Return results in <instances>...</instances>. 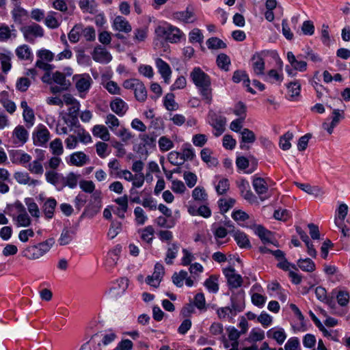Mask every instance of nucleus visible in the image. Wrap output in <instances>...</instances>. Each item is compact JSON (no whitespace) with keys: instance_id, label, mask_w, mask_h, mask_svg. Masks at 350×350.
<instances>
[{"instance_id":"f257e3e1","label":"nucleus","mask_w":350,"mask_h":350,"mask_svg":"<svg viewBox=\"0 0 350 350\" xmlns=\"http://www.w3.org/2000/svg\"><path fill=\"white\" fill-rule=\"evenodd\" d=\"M55 243L54 238H49L38 244L27 246L23 250L21 254L29 260L39 259L50 251Z\"/></svg>"},{"instance_id":"f03ea898","label":"nucleus","mask_w":350,"mask_h":350,"mask_svg":"<svg viewBox=\"0 0 350 350\" xmlns=\"http://www.w3.org/2000/svg\"><path fill=\"white\" fill-rule=\"evenodd\" d=\"M123 86L128 90L134 91L136 99L139 102H144L147 98V90L144 84L137 79H130L126 80Z\"/></svg>"},{"instance_id":"7ed1b4c3","label":"nucleus","mask_w":350,"mask_h":350,"mask_svg":"<svg viewBox=\"0 0 350 350\" xmlns=\"http://www.w3.org/2000/svg\"><path fill=\"white\" fill-rule=\"evenodd\" d=\"M208 123L213 126V134L216 137L220 136L226 129V118L213 110H209L208 114Z\"/></svg>"},{"instance_id":"20e7f679","label":"nucleus","mask_w":350,"mask_h":350,"mask_svg":"<svg viewBox=\"0 0 350 350\" xmlns=\"http://www.w3.org/2000/svg\"><path fill=\"white\" fill-rule=\"evenodd\" d=\"M75 88L81 98H84L89 91L93 80L88 74L75 75L73 76Z\"/></svg>"},{"instance_id":"39448f33","label":"nucleus","mask_w":350,"mask_h":350,"mask_svg":"<svg viewBox=\"0 0 350 350\" xmlns=\"http://www.w3.org/2000/svg\"><path fill=\"white\" fill-rule=\"evenodd\" d=\"M25 40L29 42L33 43L37 38L44 36L43 28L37 23H32L29 25L23 26L21 28Z\"/></svg>"},{"instance_id":"423d86ee","label":"nucleus","mask_w":350,"mask_h":350,"mask_svg":"<svg viewBox=\"0 0 350 350\" xmlns=\"http://www.w3.org/2000/svg\"><path fill=\"white\" fill-rule=\"evenodd\" d=\"M53 81L58 85V86L51 87V91L53 93L67 90L71 85L70 81L66 79L65 75L59 71H55L53 73Z\"/></svg>"},{"instance_id":"0eeeda50","label":"nucleus","mask_w":350,"mask_h":350,"mask_svg":"<svg viewBox=\"0 0 350 350\" xmlns=\"http://www.w3.org/2000/svg\"><path fill=\"white\" fill-rule=\"evenodd\" d=\"M164 273L165 271L163 265L157 262L154 265V269L152 275H148L146 279V282L150 286L157 288L159 287Z\"/></svg>"},{"instance_id":"6e6552de","label":"nucleus","mask_w":350,"mask_h":350,"mask_svg":"<svg viewBox=\"0 0 350 350\" xmlns=\"http://www.w3.org/2000/svg\"><path fill=\"white\" fill-rule=\"evenodd\" d=\"M223 273L227 279L228 285L231 288L240 287L243 282L242 277L236 273L235 269L231 267L223 269Z\"/></svg>"},{"instance_id":"1a4fd4ad","label":"nucleus","mask_w":350,"mask_h":350,"mask_svg":"<svg viewBox=\"0 0 350 350\" xmlns=\"http://www.w3.org/2000/svg\"><path fill=\"white\" fill-rule=\"evenodd\" d=\"M92 59L100 64H106L112 59L111 53L100 45L96 46L92 53Z\"/></svg>"},{"instance_id":"9d476101","label":"nucleus","mask_w":350,"mask_h":350,"mask_svg":"<svg viewBox=\"0 0 350 350\" xmlns=\"http://www.w3.org/2000/svg\"><path fill=\"white\" fill-rule=\"evenodd\" d=\"M241 196L250 204L258 203L257 197L252 193L248 181L241 180L238 183Z\"/></svg>"},{"instance_id":"9b49d317","label":"nucleus","mask_w":350,"mask_h":350,"mask_svg":"<svg viewBox=\"0 0 350 350\" xmlns=\"http://www.w3.org/2000/svg\"><path fill=\"white\" fill-rule=\"evenodd\" d=\"M155 66L164 82L167 84H169L172 72L169 64L162 59L157 58L155 59Z\"/></svg>"},{"instance_id":"f8f14e48","label":"nucleus","mask_w":350,"mask_h":350,"mask_svg":"<svg viewBox=\"0 0 350 350\" xmlns=\"http://www.w3.org/2000/svg\"><path fill=\"white\" fill-rule=\"evenodd\" d=\"M344 118V111L339 109H334L332 112V121L330 123L326 122L322 124L323 128L331 135L334 132V129L339 124L340 120Z\"/></svg>"},{"instance_id":"ddd939ff","label":"nucleus","mask_w":350,"mask_h":350,"mask_svg":"<svg viewBox=\"0 0 350 350\" xmlns=\"http://www.w3.org/2000/svg\"><path fill=\"white\" fill-rule=\"evenodd\" d=\"M12 137L15 144L23 145L28 139L29 133L24 126L18 125L13 130Z\"/></svg>"},{"instance_id":"4468645a","label":"nucleus","mask_w":350,"mask_h":350,"mask_svg":"<svg viewBox=\"0 0 350 350\" xmlns=\"http://www.w3.org/2000/svg\"><path fill=\"white\" fill-rule=\"evenodd\" d=\"M14 178L20 185H27L29 187H36L40 184V181L31 178L27 172H16Z\"/></svg>"},{"instance_id":"2eb2a0df","label":"nucleus","mask_w":350,"mask_h":350,"mask_svg":"<svg viewBox=\"0 0 350 350\" xmlns=\"http://www.w3.org/2000/svg\"><path fill=\"white\" fill-rule=\"evenodd\" d=\"M252 185L261 200L263 201L267 198V197L262 196V195L267 193L268 191L269 185L267 180L260 177H254L252 181Z\"/></svg>"},{"instance_id":"dca6fc26","label":"nucleus","mask_w":350,"mask_h":350,"mask_svg":"<svg viewBox=\"0 0 350 350\" xmlns=\"http://www.w3.org/2000/svg\"><path fill=\"white\" fill-rule=\"evenodd\" d=\"M301 57L302 56L301 55H297L296 57L291 51L287 53V59L294 70L304 72L307 69V63L301 60Z\"/></svg>"},{"instance_id":"f3484780","label":"nucleus","mask_w":350,"mask_h":350,"mask_svg":"<svg viewBox=\"0 0 350 350\" xmlns=\"http://www.w3.org/2000/svg\"><path fill=\"white\" fill-rule=\"evenodd\" d=\"M49 139L50 133L44 126H39L33 135V142L37 146H44Z\"/></svg>"},{"instance_id":"a211bd4d","label":"nucleus","mask_w":350,"mask_h":350,"mask_svg":"<svg viewBox=\"0 0 350 350\" xmlns=\"http://www.w3.org/2000/svg\"><path fill=\"white\" fill-rule=\"evenodd\" d=\"M13 21L16 24H22L23 21L27 18L28 12L21 6V3L13 4V9L11 11Z\"/></svg>"},{"instance_id":"6ab92c4d","label":"nucleus","mask_w":350,"mask_h":350,"mask_svg":"<svg viewBox=\"0 0 350 350\" xmlns=\"http://www.w3.org/2000/svg\"><path fill=\"white\" fill-rule=\"evenodd\" d=\"M268 338L276 341L278 345H282L287 338V335L282 327H275L267 332Z\"/></svg>"},{"instance_id":"aec40b11","label":"nucleus","mask_w":350,"mask_h":350,"mask_svg":"<svg viewBox=\"0 0 350 350\" xmlns=\"http://www.w3.org/2000/svg\"><path fill=\"white\" fill-rule=\"evenodd\" d=\"M252 67L254 73L257 76H262L265 72V61L259 53L254 54L252 59Z\"/></svg>"},{"instance_id":"412c9836","label":"nucleus","mask_w":350,"mask_h":350,"mask_svg":"<svg viewBox=\"0 0 350 350\" xmlns=\"http://www.w3.org/2000/svg\"><path fill=\"white\" fill-rule=\"evenodd\" d=\"M110 108L113 112L122 117L127 111L129 106L122 99L116 98L110 103Z\"/></svg>"},{"instance_id":"4be33fe9","label":"nucleus","mask_w":350,"mask_h":350,"mask_svg":"<svg viewBox=\"0 0 350 350\" xmlns=\"http://www.w3.org/2000/svg\"><path fill=\"white\" fill-rule=\"evenodd\" d=\"M200 157L208 167H215L219 164L211 149L205 148L200 151Z\"/></svg>"},{"instance_id":"5701e85b","label":"nucleus","mask_w":350,"mask_h":350,"mask_svg":"<svg viewBox=\"0 0 350 350\" xmlns=\"http://www.w3.org/2000/svg\"><path fill=\"white\" fill-rule=\"evenodd\" d=\"M175 18L186 23H193L196 21L195 8L187 7L184 11L175 13Z\"/></svg>"},{"instance_id":"b1692460","label":"nucleus","mask_w":350,"mask_h":350,"mask_svg":"<svg viewBox=\"0 0 350 350\" xmlns=\"http://www.w3.org/2000/svg\"><path fill=\"white\" fill-rule=\"evenodd\" d=\"M164 33L166 40L172 43L179 42L183 36V33L178 28L172 25H168L165 28Z\"/></svg>"},{"instance_id":"393cba45","label":"nucleus","mask_w":350,"mask_h":350,"mask_svg":"<svg viewBox=\"0 0 350 350\" xmlns=\"http://www.w3.org/2000/svg\"><path fill=\"white\" fill-rule=\"evenodd\" d=\"M112 27L114 30L124 33H129L132 30L129 22L121 16H118L114 18Z\"/></svg>"},{"instance_id":"a878e982","label":"nucleus","mask_w":350,"mask_h":350,"mask_svg":"<svg viewBox=\"0 0 350 350\" xmlns=\"http://www.w3.org/2000/svg\"><path fill=\"white\" fill-rule=\"evenodd\" d=\"M255 233L259 237V238L264 243H272L274 245L278 246V245L274 243L275 238L273 233L271 231L265 229L262 226H256L255 229Z\"/></svg>"},{"instance_id":"bb28decb","label":"nucleus","mask_w":350,"mask_h":350,"mask_svg":"<svg viewBox=\"0 0 350 350\" xmlns=\"http://www.w3.org/2000/svg\"><path fill=\"white\" fill-rule=\"evenodd\" d=\"M10 159L13 163H19L25 165L29 163L31 159V157L22 152L21 150H14L10 154Z\"/></svg>"},{"instance_id":"cd10ccee","label":"nucleus","mask_w":350,"mask_h":350,"mask_svg":"<svg viewBox=\"0 0 350 350\" xmlns=\"http://www.w3.org/2000/svg\"><path fill=\"white\" fill-rule=\"evenodd\" d=\"M15 53L20 60L32 61L33 53L31 49L27 44H22L15 49Z\"/></svg>"},{"instance_id":"c85d7f7f","label":"nucleus","mask_w":350,"mask_h":350,"mask_svg":"<svg viewBox=\"0 0 350 350\" xmlns=\"http://www.w3.org/2000/svg\"><path fill=\"white\" fill-rule=\"evenodd\" d=\"M232 81L234 83H239L240 81H243L245 87L247 88V90L249 92L252 94H255V91L250 87V81L248 77V75L246 74L245 71L243 70H237L234 72L232 76Z\"/></svg>"},{"instance_id":"c756f323","label":"nucleus","mask_w":350,"mask_h":350,"mask_svg":"<svg viewBox=\"0 0 350 350\" xmlns=\"http://www.w3.org/2000/svg\"><path fill=\"white\" fill-rule=\"evenodd\" d=\"M90 161L88 156L83 152H75L70 154L69 163L77 167H81L88 163Z\"/></svg>"},{"instance_id":"7c9ffc66","label":"nucleus","mask_w":350,"mask_h":350,"mask_svg":"<svg viewBox=\"0 0 350 350\" xmlns=\"http://www.w3.org/2000/svg\"><path fill=\"white\" fill-rule=\"evenodd\" d=\"M241 140L240 147L241 149H248L249 146L246 144H253L256 141V135L254 133L248 129H243L241 131Z\"/></svg>"},{"instance_id":"2f4dec72","label":"nucleus","mask_w":350,"mask_h":350,"mask_svg":"<svg viewBox=\"0 0 350 350\" xmlns=\"http://www.w3.org/2000/svg\"><path fill=\"white\" fill-rule=\"evenodd\" d=\"M46 181L54 185L57 189H61L62 185L63 175L54 171H47L45 173Z\"/></svg>"},{"instance_id":"473e14b6","label":"nucleus","mask_w":350,"mask_h":350,"mask_svg":"<svg viewBox=\"0 0 350 350\" xmlns=\"http://www.w3.org/2000/svg\"><path fill=\"white\" fill-rule=\"evenodd\" d=\"M92 132L94 137L100 138L104 142H107L110 139V133L108 128L104 125L96 124L94 126Z\"/></svg>"},{"instance_id":"72a5a7b5","label":"nucleus","mask_w":350,"mask_h":350,"mask_svg":"<svg viewBox=\"0 0 350 350\" xmlns=\"http://www.w3.org/2000/svg\"><path fill=\"white\" fill-rule=\"evenodd\" d=\"M75 234V232L71 228H64L57 240L59 245L64 246L70 244Z\"/></svg>"},{"instance_id":"f704fd0d","label":"nucleus","mask_w":350,"mask_h":350,"mask_svg":"<svg viewBox=\"0 0 350 350\" xmlns=\"http://www.w3.org/2000/svg\"><path fill=\"white\" fill-rule=\"evenodd\" d=\"M40 152L42 154L40 157L31 163H29L27 166V169L31 173L38 175H42L44 172V169L41 163V161H43L44 158V151H40Z\"/></svg>"},{"instance_id":"c9c22d12","label":"nucleus","mask_w":350,"mask_h":350,"mask_svg":"<svg viewBox=\"0 0 350 350\" xmlns=\"http://www.w3.org/2000/svg\"><path fill=\"white\" fill-rule=\"evenodd\" d=\"M12 37H16V31L14 25L10 27L5 24H0V41H7Z\"/></svg>"},{"instance_id":"e433bc0d","label":"nucleus","mask_w":350,"mask_h":350,"mask_svg":"<svg viewBox=\"0 0 350 350\" xmlns=\"http://www.w3.org/2000/svg\"><path fill=\"white\" fill-rule=\"evenodd\" d=\"M62 120L63 122L59 120L57 124L56 133L58 135H66L68 133L69 131H72V127L75 124H70V120L68 118L67 116H63Z\"/></svg>"},{"instance_id":"4c0bfd02","label":"nucleus","mask_w":350,"mask_h":350,"mask_svg":"<svg viewBox=\"0 0 350 350\" xmlns=\"http://www.w3.org/2000/svg\"><path fill=\"white\" fill-rule=\"evenodd\" d=\"M79 6L83 12L90 14L97 12V3L95 0H79Z\"/></svg>"},{"instance_id":"58836bf2","label":"nucleus","mask_w":350,"mask_h":350,"mask_svg":"<svg viewBox=\"0 0 350 350\" xmlns=\"http://www.w3.org/2000/svg\"><path fill=\"white\" fill-rule=\"evenodd\" d=\"M295 185L297 187L307 193L314 196L315 197L322 196L324 194L323 191L319 187H312L308 184H302L299 183H295Z\"/></svg>"},{"instance_id":"ea45409f","label":"nucleus","mask_w":350,"mask_h":350,"mask_svg":"<svg viewBox=\"0 0 350 350\" xmlns=\"http://www.w3.org/2000/svg\"><path fill=\"white\" fill-rule=\"evenodd\" d=\"M79 175H77L73 172H70L66 176H63L62 185H61V189L65 187H68L73 189L77 187Z\"/></svg>"},{"instance_id":"a19ab883","label":"nucleus","mask_w":350,"mask_h":350,"mask_svg":"<svg viewBox=\"0 0 350 350\" xmlns=\"http://www.w3.org/2000/svg\"><path fill=\"white\" fill-rule=\"evenodd\" d=\"M198 100L204 105H211L213 101V89L200 88L198 92Z\"/></svg>"},{"instance_id":"79ce46f5","label":"nucleus","mask_w":350,"mask_h":350,"mask_svg":"<svg viewBox=\"0 0 350 350\" xmlns=\"http://www.w3.org/2000/svg\"><path fill=\"white\" fill-rule=\"evenodd\" d=\"M57 206V202L54 198H48L43 204V211L46 218L51 219Z\"/></svg>"},{"instance_id":"37998d69","label":"nucleus","mask_w":350,"mask_h":350,"mask_svg":"<svg viewBox=\"0 0 350 350\" xmlns=\"http://www.w3.org/2000/svg\"><path fill=\"white\" fill-rule=\"evenodd\" d=\"M227 331L228 333V338L232 342V347L230 350H239L238 339L240 337L241 333L234 327H228Z\"/></svg>"},{"instance_id":"c03bdc74","label":"nucleus","mask_w":350,"mask_h":350,"mask_svg":"<svg viewBox=\"0 0 350 350\" xmlns=\"http://www.w3.org/2000/svg\"><path fill=\"white\" fill-rule=\"evenodd\" d=\"M57 13L53 11L49 12L45 19L44 24L49 29H57L60 25V21L57 18Z\"/></svg>"},{"instance_id":"a18cd8bd","label":"nucleus","mask_w":350,"mask_h":350,"mask_svg":"<svg viewBox=\"0 0 350 350\" xmlns=\"http://www.w3.org/2000/svg\"><path fill=\"white\" fill-rule=\"evenodd\" d=\"M233 237L240 247L248 248L251 247L250 242L244 232L237 230L234 232Z\"/></svg>"},{"instance_id":"49530a36","label":"nucleus","mask_w":350,"mask_h":350,"mask_svg":"<svg viewBox=\"0 0 350 350\" xmlns=\"http://www.w3.org/2000/svg\"><path fill=\"white\" fill-rule=\"evenodd\" d=\"M333 295H336L337 303L342 307L346 306L350 299L349 293L347 291L340 290L336 291L334 290L332 293Z\"/></svg>"},{"instance_id":"de8ad7c7","label":"nucleus","mask_w":350,"mask_h":350,"mask_svg":"<svg viewBox=\"0 0 350 350\" xmlns=\"http://www.w3.org/2000/svg\"><path fill=\"white\" fill-rule=\"evenodd\" d=\"M349 211L348 206L345 203L339 204V206L336 211V215L334 218L335 224L338 222H344Z\"/></svg>"},{"instance_id":"09e8293b","label":"nucleus","mask_w":350,"mask_h":350,"mask_svg":"<svg viewBox=\"0 0 350 350\" xmlns=\"http://www.w3.org/2000/svg\"><path fill=\"white\" fill-rule=\"evenodd\" d=\"M204 285L209 292L217 293L219 291L218 276L216 275H211L205 280Z\"/></svg>"},{"instance_id":"8fccbe9b","label":"nucleus","mask_w":350,"mask_h":350,"mask_svg":"<svg viewBox=\"0 0 350 350\" xmlns=\"http://www.w3.org/2000/svg\"><path fill=\"white\" fill-rule=\"evenodd\" d=\"M229 307L235 312L236 314L243 311L245 308L243 297L232 296L230 298V306Z\"/></svg>"},{"instance_id":"3c124183","label":"nucleus","mask_w":350,"mask_h":350,"mask_svg":"<svg viewBox=\"0 0 350 350\" xmlns=\"http://www.w3.org/2000/svg\"><path fill=\"white\" fill-rule=\"evenodd\" d=\"M211 81L210 77L198 68V92L200 88H211Z\"/></svg>"},{"instance_id":"603ef678","label":"nucleus","mask_w":350,"mask_h":350,"mask_svg":"<svg viewBox=\"0 0 350 350\" xmlns=\"http://www.w3.org/2000/svg\"><path fill=\"white\" fill-rule=\"evenodd\" d=\"M297 265L304 271L312 272L315 270L314 262L308 258L299 259Z\"/></svg>"},{"instance_id":"864d4df0","label":"nucleus","mask_w":350,"mask_h":350,"mask_svg":"<svg viewBox=\"0 0 350 350\" xmlns=\"http://www.w3.org/2000/svg\"><path fill=\"white\" fill-rule=\"evenodd\" d=\"M163 105L168 111H176L178 109V104L175 101L174 95L172 93H167L163 100Z\"/></svg>"},{"instance_id":"5fc2aeb1","label":"nucleus","mask_w":350,"mask_h":350,"mask_svg":"<svg viewBox=\"0 0 350 350\" xmlns=\"http://www.w3.org/2000/svg\"><path fill=\"white\" fill-rule=\"evenodd\" d=\"M139 233L140 234V237L142 241L146 242L147 243H151L154 230L152 226H148L143 229L139 230Z\"/></svg>"},{"instance_id":"6e6d98bb","label":"nucleus","mask_w":350,"mask_h":350,"mask_svg":"<svg viewBox=\"0 0 350 350\" xmlns=\"http://www.w3.org/2000/svg\"><path fill=\"white\" fill-rule=\"evenodd\" d=\"M217 315L220 319L230 321L237 315L232 308L229 306L220 308L217 311Z\"/></svg>"},{"instance_id":"4d7b16f0","label":"nucleus","mask_w":350,"mask_h":350,"mask_svg":"<svg viewBox=\"0 0 350 350\" xmlns=\"http://www.w3.org/2000/svg\"><path fill=\"white\" fill-rule=\"evenodd\" d=\"M179 247L176 243H172L169 245L166 252L165 261L168 265L173 263V260L176 257Z\"/></svg>"},{"instance_id":"13d9d810","label":"nucleus","mask_w":350,"mask_h":350,"mask_svg":"<svg viewBox=\"0 0 350 350\" xmlns=\"http://www.w3.org/2000/svg\"><path fill=\"white\" fill-rule=\"evenodd\" d=\"M181 154L185 161L193 159L196 156L195 150L189 144H185L181 148Z\"/></svg>"},{"instance_id":"bf43d9fd","label":"nucleus","mask_w":350,"mask_h":350,"mask_svg":"<svg viewBox=\"0 0 350 350\" xmlns=\"http://www.w3.org/2000/svg\"><path fill=\"white\" fill-rule=\"evenodd\" d=\"M105 123L113 133L116 131L117 128L120 124L118 118L112 113H109L106 116Z\"/></svg>"},{"instance_id":"052dcab7","label":"nucleus","mask_w":350,"mask_h":350,"mask_svg":"<svg viewBox=\"0 0 350 350\" xmlns=\"http://www.w3.org/2000/svg\"><path fill=\"white\" fill-rule=\"evenodd\" d=\"M206 45L209 49H221L226 48V44L217 37H212L207 40Z\"/></svg>"},{"instance_id":"680f3d73","label":"nucleus","mask_w":350,"mask_h":350,"mask_svg":"<svg viewBox=\"0 0 350 350\" xmlns=\"http://www.w3.org/2000/svg\"><path fill=\"white\" fill-rule=\"evenodd\" d=\"M70 106L68 109V118L70 120V124H76L81 105L79 102L76 105Z\"/></svg>"},{"instance_id":"e2e57ef3","label":"nucleus","mask_w":350,"mask_h":350,"mask_svg":"<svg viewBox=\"0 0 350 350\" xmlns=\"http://www.w3.org/2000/svg\"><path fill=\"white\" fill-rule=\"evenodd\" d=\"M167 159L171 164L176 166L182 165L185 163L181 152L177 151L170 152L168 154Z\"/></svg>"},{"instance_id":"0e129e2a","label":"nucleus","mask_w":350,"mask_h":350,"mask_svg":"<svg viewBox=\"0 0 350 350\" xmlns=\"http://www.w3.org/2000/svg\"><path fill=\"white\" fill-rule=\"evenodd\" d=\"M135 221L137 225L142 226L148 220V216L140 206H137L134 209Z\"/></svg>"},{"instance_id":"69168bd1","label":"nucleus","mask_w":350,"mask_h":350,"mask_svg":"<svg viewBox=\"0 0 350 350\" xmlns=\"http://www.w3.org/2000/svg\"><path fill=\"white\" fill-rule=\"evenodd\" d=\"M75 134L77 137L78 142L79 141L83 144H88L92 142L90 135L83 128L78 127L75 131Z\"/></svg>"},{"instance_id":"338daca9","label":"nucleus","mask_w":350,"mask_h":350,"mask_svg":"<svg viewBox=\"0 0 350 350\" xmlns=\"http://www.w3.org/2000/svg\"><path fill=\"white\" fill-rule=\"evenodd\" d=\"M158 145L161 152H167L174 147L173 142L166 136H162L159 139Z\"/></svg>"},{"instance_id":"774afa93","label":"nucleus","mask_w":350,"mask_h":350,"mask_svg":"<svg viewBox=\"0 0 350 350\" xmlns=\"http://www.w3.org/2000/svg\"><path fill=\"white\" fill-rule=\"evenodd\" d=\"M293 134L291 132H286L280 137L279 146L283 150H287L291 148V144L290 141L293 139Z\"/></svg>"}]
</instances>
